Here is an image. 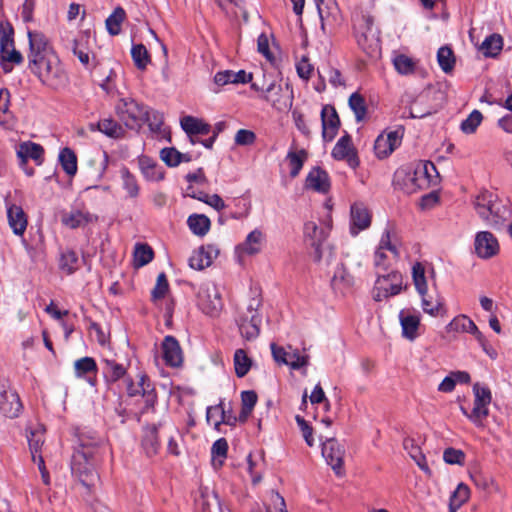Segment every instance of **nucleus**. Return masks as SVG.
Here are the masks:
<instances>
[{"label":"nucleus","mask_w":512,"mask_h":512,"mask_svg":"<svg viewBox=\"0 0 512 512\" xmlns=\"http://www.w3.org/2000/svg\"><path fill=\"white\" fill-rule=\"evenodd\" d=\"M433 171L435 166L429 161L407 165L395 172L394 184L404 193L413 194L429 186Z\"/></svg>","instance_id":"1"},{"label":"nucleus","mask_w":512,"mask_h":512,"mask_svg":"<svg viewBox=\"0 0 512 512\" xmlns=\"http://www.w3.org/2000/svg\"><path fill=\"white\" fill-rule=\"evenodd\" d=\"M474 208L479 217L487 225L500 227L510 217V209L499 200L498 196L488 190H481L473 200Z\"/></svg>","instance_id":"2"},{"label":"nucleus","mask_w":512,"mask_h":512,"mask_svg":"<svg viewBox=\"0 0 512 512\" xmlns=\"http://www.w3.org/2000/svg\"><path fill=\"white\" fill-rule=\"evenodd\" d=\"M28 66L39 81L51 89H60L68 83V75L56 53L48 54Z\"/></svg>","instance_id":"3"},{"label":"nucleus","mask_w":512,"mask_h":512,"mask_svg":"<svg viewBox=\"0 0 512 512\" xmlns=\"http://www.w3.org/2000/svg\"><path fill=\"white\" fill-rule=\"evenodd\" d=\"M401 255L400 244L396 235L386 228L380 238L379 244L374 253V266L378 272H386L399 260Z\"/></svg>","instance_id":"4"},{"label":"nucleus","mask_w":512,"mask_h":512,"mask_svg":"<svg viewBox=\"0 0 512 512\" xmlns=\"http://www.w3.org/2000/svg\"><path fill=\"white\" fill-rule=\"evenodd\" d=\"M115 111L130 129L140 128L149 120V107L130 97L120 98L115 105Z\"/></svg>","instance_id":"5"},{"label":"nucleus","mask_w":512,"mask_h":512,"mask_svg":"<svg viewBox=\"0 0 512 512\" xmlns=\"http://www.w3.org/2000/svg\"><path fill=\"white\" fill-rule=\"evenodd\" d=\"M355 37L359 47L369 55H374L380 50L379 32L374 26V20L370 15H361L354 19Z\"/></svg>","instance_id":"6"},{"label":"nucleus","mask_w":512,"mask_h":512,"mask_svg":"<svg viewBox=\"0 0 512 512\" xmlns=\"http://www.w3.org/2000/svg\"><path fill=\"white\" fill-rule=\"evenodd\" d=\"M23 62V56L15 48L14 29L9 22L0 21V66L5 73L12 71L14 65Z\"/></svg>","instance_id":"7"},{"label":"nucleus","mask_w":512,"mask_h":512,"mask_svg":"<svg viewBox=\"0 0 512 512\" xmlns=\"http://www.w3.org/2000/svg\"><path fill=\"white\" fill-rule=\"evenodd\" d=\"M474 404L473 409L469 412L464 406L460 410L475 426L484 427V421L489 415V404L492 400L490 389L479 383L473 385Z\"/></svg>","instance_id":"8"},{"label":"nucleus","mask_w":512,"mask_h":512,"mask_svg":"<svg viewBox=\"0 0 512 512\" xmlns=\"http://www.w3.org/2000/svg\"><path fill=\"white\" fill-rule=\"evenodd\" d=\"M197 305L208 316L216 317L223 308L218 287L212 283H203L197 292Z\"/></svg>","instance_id":"9"},{"label":"nucleus","mask_w":512,"mask_h":512,"mask_svg":"<svg viewBox=\"0 0 512 512\" xmlns=\"http://www.w3.org/2000/svg\"><path fill=\"white\" fill-rule=\"evenodd\" d=\"M321 21V30L325 35H331L340 26L342 17L335 0H318L316 2Z\"/></svg>","instance_id":"10"},{"label":"nucleus","mask_w":512,"mask_h":512,"mask_svg":"<svg viewBox=\"0 0 512 512\" xmlns=\"http://www.w3.org/2000/svg\"><path fill=\"white\" fill-rule=\"evenodd\" d=\"M378 273L374 287V299L382 301L388 297L397 295L402 290L403 277L398 271H391L387 274Z\"/></svg>","instance_id":"11"},{"label":"nucleus","mask_w":512,"mask_h":512,"mask_svg":"<svg viewBox=\"0 0 512 512\" xmlns=\"http://www.w3.org/2000/svg\"><path fill=\"white\" fill-rule=\"evenodd\" d=\"M22 410L18 394L11 389L9 382L0 378V411L9 418L17 417Z\"/></svg>","instance_id":"12"},{"label":"nucleus","mask_w":512,"mask_h":512,"mask_svg":"<svg viewBox=\"0 0 512 512\" xmlns=\"http://www.w3.org/2000/svg\"><path fill=\"white\" fill-rule=\"evenodd\" d=\"M262 92L263 98L270 102L271 105L279 111L288 109L292 106V91H290V93H284L283 86L275 80L262 89Z\"/></svg>","instance_id":"13"},{"label":"nucleus","mask_w":512,"mask_h":512,"mask_svg":"<svg viewBox=\"0 0 512 512\" xmlns=\"http://www.w3.org/2000/svg\"><path fill=\"white\" fill-rule=\"evenodd\" d=\"M322 455L337 475L343 474V458L345 455L343 445L334 438H329L322 444Z\"/></svg>","instance_id":"14"},{"label":"nucleus","mask_w":512,"mask_h":512,"mask_svg":"<svg viewBox=\"0 0 512 512\" xmlns=\"http://www.w3.org/2000/svg\"><path fill=\"white\" fill-rule=\"evenodd\" d=\"M27 35L29 39L28 64L55 53L43 33L29 30Z\"/></svg>","instance_id":"15"},{"label":"nucleus","mask_w":512,"mask_h":512,"mask_svg":"<svg viewBox=\"0 0 512 512\" xmlns=\"http://www.w3.org/2000/svg\"><path fill=\"white\" fill-rule=\"evenodd\" d=\"M331 154L336 160H346L351 168H356L359 165V159L351 136L347 133L338 139Z\"/></svg>","instance_id":"16"},{"label":"nucleus","mask_w":512,"mask_h":512,"mask_svg":"<svg viewBox=\"0 0 512 512\" xmlns=\"http://www.w3.org/2000/svg\"><path fill=\"white\" fill-rule=\"evenodd\" d=\"M402 136L403 131L401 129L380 134L374 143V151L377 157L382 159L389 156L401 144Z\"/></svg>","instance_id":"17"},{"label":"nucleus","mask_w":512,"mask_h":512,"mask_svg":"<svg viewBox=\"0 0 512 512\" xmlns=\"http://www.w3.org/2000/svg\"><path fill=\"white\" fill-rule=\"evenodd\" d=\"M475 253L482 259H489L499 252L497 238L489 231H480L475 235Z\"/></svg>","instance_id":"18"},{"label":"nucleus","mask_w":512,"mask_h":512,"mask_svg":"<svg viewBox=\"0 0 512 512\" xmlns=\"http://www.w3.org/2000/svg\"><path fill=\"white\" fill-rule=\"evenodd\" d=\"M94 448L82 446L77 449L72 457L71 469L74 473L82 476L88 475L94 469Z\"/></svg>","instance_id":"19"},{"label":"nucleus","mask_w":512,"mask_h":512,"mask_svg":"<svg viewBox=\"0 0 512 512\" xmlns=\"http://www.w3.org/2000/svg\"><path fill=\"white\" fill-rule=\"evenodd\" d=\"M371 225V213L363 203H354L350 209V233L356 236Z\"/></svg>","instance_id":"20"},{"label":"nucleus","mask_w":512,"mask_h":512,"mask_svg":"<svg viewBox=\"0 0 512 512\" xmlns=\"http://www.w3.org/2000/svg\"><path fill=\"white\" fill-rule=\"evenodd\" d=\"M322 137L324 141H332L338 133L340 127V119L331 105L323 106L321 110Z\"/></svg>","instance_id":"21"},{"label":"nucleus","mask_w":512,"mask_h":512,"mask_svg":"<svg viewBox=\"0 0 512 512\" xmlns=\"http://www.w3.org/2000/svg\"><path fill=\"white\" fill-rule=\"evenodd\" d=\"M399 321L402 328V336L405 339L413 341L419 336V312L410 309H403L399 312Z\"/></svg>","instance_id":"22"},{"label":"nucleus","mask_w":512,"mask_h":512,"mask_svg":"<svg viewBox=\"0 0 512 512\" xmlns=\"http://www.w3.org/2000/svg\"><path fill=\"white\" fill-rule=\"evenodd\" d=\"M7 218L10 228L17 236H23L28 225L27 215L22 207L6 202Z\"/></svg>","instance_id":"23"},{"label":"nucleus","mask_w":512,"mask_h":512,"mask_svg":"<svg viewBox=\"0 0 512 512\" xmlns=\"http://www.w3.org/2000/svg\"><path fill=\"white\" fill-rule=\"evenodd\" d=\"M304 235L311 240V245L314 247V258L319 261L322 257L321 244L328 236V228H319L313 221H308L304 225Z\"/></svg>","instance_id":"24"},{"label":"nucleus","mask_w":512,"mask_h":512,"mask_svg":"<svg viewBox=\"0 0 512 512\" xmlns=\"http://www.w3.org/2000/svg\"><path fill=\"white\" fill-rule=\"evenodd\" d=\"M163 358L171 367H179L183 362L182 350L179 342L173 336H166L162 343Z\"/></svg>","instance_id":"25"},{"label":"nucleus","mask_w":512,"mask_h":512,"mask_svg":"<svg viewBox=\"0 0 512 512\" xmlns=\"http://www.w3.org/2000/svg\"><path fill=\"white\" fill-rule=\"evenodd\" d=\"M180 124L182 129L189 136L190 142L192 144L198 142V139L196 138L197 135H207L211 131L209 124L193 116L183 117L180 121Z\"/></svg>","instance_id":"26"},{"label":"nucleus","mask_w":512,"mask_h":512,"mask_svg":"<svg viewBox=\"0 0 512 512\" xmlns=\"http://www.w3.org/2000/svg\"><path fill=\"white\" fill-rule=\"evenodd\" d=\"M96 220L97 216L82 209H72L69 212H65L61 217L62 224L71 229L84 227Z\"/></svg>","instance_id":"27"},{"label":"nucleus","mask_w":512,"mask_h":512,"mask_svg":"<svg viewBox=\"0 0 512 512\" xmlns=\"http://www.w3.org/2000/svg\"><path fill=\"white\" fill-rule=\"evenodd\" d=\"M218 255V249L212 245L201 247L193 251L189 258V266L195 270H202L211 265L213 258Z\"/></svg>","instance_id":"28"},{"label":"nucleus","mask_w":512,"mask_h":512,"mask_svg":"<svg viewBox=\"0 0 512 512\" xmlns=\"http://www.w3.org/2000/svg\"><path fill=\"white\" fill-rule=\"evenodd\" d=\"M89 130L92 132L99 131L113 139L122 138L125 134L123 127L112 118H105L99 120L97 123H90Z\"/></svg>","instance_id":"29"},{"label":"nucleus","mask_w":512,"mask_h":512,"mask_svg":"<svg viewBox=\"0 0 512 512\" xmlns=\"http://www.w3.org/2000/svg\"><path fill=\"white\" fill-rule=\"evenodd\" d=\"M43 154V147L30 141L21 143L17 149V156L20 159L21 165H25L28 159H33L37 164H41Z\"/></svg>","instance_id":"30"},{"label":"nucleus","mask_w":512,"mask_h":512,"mask_svg":"<svg viewBox=\"0 0 512 512\" xmlns=\"http://www.w3.org/2000/svg\"><path fill=\"white\" fill-rule=\"evenodd\" d=\"M261 317L258 313L251 316L242 315L239 320V330L241 335L247 340L258 337L260 333Z\"/></svg>","instance_id":"31"},{"label":"nucleus","mask_w":512,"mask_h":512,"mask_svg":"<svg viewBox=\"0 0 512 512\" xmlns=\"http://www.w3.org/2000/svg\"><path fill=\"white\" fill-rule=\"evenodd\" d=\"M252 80V74L247 73L244 70H239L237 72L231 70H225L217 72L214 76V81L219 86H224L226 84H245L249 83Z\"/></svg>","instance_id":"32"},{"label":"nucleus","mask_w":512,"mask_h":512,"mask_svg":"<svg viewBox=\"0 0 512 512\" xmlns=\"http://www.w3.org/2000/svg\"><path fill=\"white\" fill-rule=\"evenodd\" d=\"M306 187L320 193L328 192L330 188L328 174L320 168L312 169L307 175Z\"/></svg>","instance_id":"33"},{"label":"nucleus","mask_w":512,"mask_h":512,"mask_svg":"<svg viewBox=\"0 0 512 512\" xmlns=\"http://www.w3.org/2000/svg\"><path fill=\"white\" fill-rule=\"evenodd\" d=\"M263 241V234L260 230L250 232L245 241L236 247L240 255H254L260 252Z\"/></svg>","instance_id":"34"},{"label":"nucleus","mask_w":512,"mask_h":512,"mask_svg":"<svg viewBox=\"0 0 512 512\" xmlns=\"http://www.w3.org/2000/svg\"><path fill=\"white\" fill-rule=\"evenodd\" d=\"M45 428L42 424H36L28 430L27 439L33 462L41 455V448L45 441Z\"/></svg>","instance_id":"35"},{"label":"nucleus","mask_w":512,"mask_h":512,"mask_svg":"<svg viewBox=\"0 0 512 512\" xmlns=\"http://www.w3.org/2000/svg\"><path fill=\"white\" fill-rule=\"evenodd\" d=\"M75 375L78 378H86V380L91 384H95V379L91 378L90 375H96L97 372V364L95 360L91 357H83L78 359L74 363Z\"/></svg>","instance_id":"36"},{"label":"nucleus","mask_w":512,"mask_h":512,"mask_svg":"<svg viewBox=\"0 0 512 512\" xmlns=\"http://www.w3.org/2000/svg\"><path fill=\"white\" fill-rule=\"evenodd\" d=\"M142 447L148 457H152L157 454L160 443L158 439V428L156 425H151L145 428Z\"/></svg>","instance_id":"37"},{"label":"nucleus","mask_w":512,"mask_h":512,"mask_svg":"<svg viewBox=\"0 0 512 512\" xmlns=\"http://www.w3.org/2000/svg\"><path fill=\"white\" fill-rule=\"evenodd\" d=\"M89 35L87 33L81 34L72 42V52L78 58L82 65L87 67L90 63V49L88 47Z\"/></svg>","instance_id":"38"},{"label":"nucleus","mask_w":512,"mask_h":512,"mask_svg":"<svg viewBox=\"0 0 512 512\" xmlns=\"http://www.w3.org/2000/svg\"><path fill=\"white\" fill-rule=\"evenodd\" d=\"M214 413L217 414V418L214 421V427L216 429H218L222 423L233 426L236 424L238 420L235 416L227 414L222 404H218L207 408V422H211V420H214Z\"/></svg>","instance_id":"39"},{"label":"nucleus","mask_w":512,"mask_h":512,"mask_svg":"<svg viewBox=\"0 0 512 512\" xmlns=\"http://www.w3.org/2000/svg\"><path fill=\"white\" fill-rule=\"evenodd\" d=\"M139 167L143 176L149 181H159L164 177L161 167L147 156L139 158Z\"/></svg>","instance_id":"40"},{"label":"nucleus","mask_w":512,"mask_h":512,"mask_svg":"<svg viewBox=\"0 0 512 512\" xmlns=\"http://www.w3.org/2000/svg\"><path fill=\"white\" fill-rule=\"evenodd\" d=\"M419 295L421 296V307L425 313L436 317L443 311L444 301L442 297L438 295L433 299V297L428 294V290L425 291V294Z\"/></svg>","instance_id":"41"},{"label":"nucleus","mask_w":512,"mask_h":512,"mask_svg":"<svg viewBox=\"0 0 512 512\" xmlns=\"http://www.w3.org/2000/svg\"><path fill=\"white\" fill-rule=\"evenodd\" d=\"M187 225L193 234L205 236L210 229L211 222L204 214H192L187 219Z\"/></svg>","instance_id":"42"},{"label":"nucleus","mask_w":512,"mask_h":512,"mask_svg":"<svg viewBox=\"0 0 512 512\" xmlns=\"http://www.w3.org/2000/svg\"><path fill=\"white\" fill-rule=\"evenodd\" d=\"M308 154L304 149L289 150L286 159L290 166V176L295 178L299 175L304 162L307 160Z\"/></svg>","instance_id":"43"},{"label":"nucleus","mask_w":512,"mask_h":512,"mask_svg":"<svg viewBox=\"0 0 512 512\" xmlns=\"http://www.w3.org/2000/svg\"><path fill=\"white\" fill-rule=\"evenodd\" d=\"M103 363L104 376L107 382L114 383L125 377L127 371L122 364H119L115 360L110 359H105Z\"/></svg>","instance_id":"44"},{"label":"nucleus","mask_w":512,"mask_h":512,"mask_svg":"<svg viewBox=\"0 0 512 512\" xmlns=\"http://www.w3.org/2000/svg\"><path fill=\"white\" fill-rule=\"evenodd\" d=\"M470 489L464 483H459L455 491L450 497L449 510L457 512V510L469 500Z\"/></svg>","instance_id":"45"},{"label":"nucleus","mask_w":512,"mask_h":512,"mask_svg":"<svg viewBox=\"0 0 512 512\" xmlns=\"http://www.w3.org/2000/svg\"><path fill=\"white\" fill-rule=\"evenodd\" d=\"M131 57L137 69L143 71L151 62V56L143 44H134L131 48Z\"/></svg>","instance_id":"46"},{"label":"nucleus","mask_w":512,"mask_h":512,"mask_svg":"<svg viewBox=\"0 0 512 512\" xmlns=\"http://www.w3.org/2000/svg\"><path fill=\"white\" fill-rule=\"evenodd\" d=\"M257 399H258L257 394L252 390L243 391L241 393L242 408H241V412L239 414L240 422H242V423L246 422V420L252 413L254 406L257 403Z\"/></svg>","instance_id":"47"},{"label":"nucleus","mask_w":512,"mask_h":512,"mask_svg":"<svg viewBox=\"0 0 512 512\" xmlns=\"http://www.w3.org/2000/svg\"><path fill=\"white\" fill-rule=\"evenodd\" d=\"M139 386L142 391L141 396L144 398L145 402L144 410L153 408L157 401V394L146 375L142 374L139 376Z\"/></svg>","instance_id":"48"},{"label":"nucleus","mask_w":512,"mask_h":512,"mask_svg":"<svg viewBox=\"0 0 512 512\" xmlns=\"http://www.w3.org/2000/svg\"><path fill=\"white\" fill-rule=\"evenodd\" d=\"M348 104L355 115L357 122H361L366 118L367 105L364 97L358 92L352 93L349 97Z\"/></svg>","instance_id":"49"},{"label":"nucleus","mask_w":512,"mask_h":512,"mask_svg":"<svg viewBox=\"0 0 512 512\" xmlns=\"http://www.w3.org/2000/svg\"><path fill=\"white\" fill-rule=\"evenodd\" d=\"M59 161L63 170L70 176H74L77 172L76 154L68 147L63 148L59 153Z\"/></svg>","instance_id":"50"},{"label":"nucleus","mask_w":512,"mask_h":512,"mask_svg":"<svg viewBox=\"0 0 512 512\" xmlns=\"http://www.w3.org/2000/svg\"><path fill=\"white\" fill-rule=\"evenodd\" d=\"M353 284V277L348 273L343 265L337 266L331 279V285L336 290L349 288Z\"/></svg>","instance_id":"51"},{"label":"nucleus","mask_w":512,"mask_h":512,"mask_svg":"<svg viewBox=\"0 0 512 512\" xmlns=\"http://www.w3.org/2000/svg\"><path fill=\"white\" fill-rule=\"evenodd\" d=\"M503 39L499 34H492L482 42L480 50L485 56L494 57L502 49Z\"/></svg>","instance_id":"52"},{"label":"nucleus","mask_w":512,"mask_h":512,"mask_svg":"<svg viewBox=\"0 0 512 512\" xmlns=\"http://www.w3.org/2000/svg\"><path fill=\"white\" fill-rule=\"evenodd\" d=\"M437 61L444 73H450L456 62L452 49L448 46L440 47L437 52Z\"/></svg>","instance_id":"53"},{"label":"nucleus","mask_w":512,"mask_h":512,"mask_svg":"<svg viewBox=\"0 0 512 512\" xmlns=\"http://www.w3.org/2000/svg\"><path fill=\"white\" fill-rule=\"evenodd\" d=\"M123 189L131 198H136L139 195V184L136 177L126 168L123 167L120 171Z\"/></svg>","instance_id":"54"},{"label":"nucleus","mask_w":512,"mask_h":512,"mask_svg":"<svg viewBox=\"0 0 512 512\" xmlns=\"http://www.w3.org/2000/svg\"><path fill=\"white\" fill-rule=\"evenodd\" d=\"M288 349L285 365H288L293 370L308 366L309 355L302 354L298 349H293L291 346H288Z\"/></svg>","instance_id":"55"},{"label":"nucleus","mask_w":512,"mask_h":512,"mask_svg":"<svg viewBox=\"0 0 512 512\" xmlns=\"http://www.w3.org/2000/svg\"><path fill=\"white\" fill-rule=\"evenodd\" d=\"M252 361L243 349H237L234 353L235 373L239 378L246 376L251 368Z\"/></svg>","instance_id":"56"},{"label":"nucleus","mask_w":512,"mask_h":512,"mask_svg":"<svg viewBox=\"0 0 512 512\" xmlns=\"http://www.w3.org/2000/svg\"><path fill=\"white\" fill-rule=\"evenodd\" d=\"M412 279L415 288L419 294H425L428 290L425 267L421 262H416L412 266Z\"/></svg>","instance_id":"57"},{"label":"nucleus","mask_w":512,"mask_h":512,"mask_svg":"<svg viewBox=\"0 0 512 512\" xmlns=\"http://www.w3.org/2000/svg\"><path fill=\"white\" fill-rule=\"evenodd\" d=\"M126 16L122 7L114 9L113 13L106 19V28L110 35H118L121 31V24Z\"/></svg>","instance_id":"58"},{"label":"nucleus","mask_w":512,"mask_h":512,"mask_svg":"<svg viewBox=\"0 0 512 512\" xmlns=\"http://www.w3.org/2000/svg\"><path fill=\"white\" fill-rule=\"evenodd\" d=\"M80 267V260L76 252L72 250L65 251L61 254L60 269L66 274H72Z\"/></svg>","instance_id":"59"},{"label":"nucleus","mask_w":512,"mask_h":512,"mask_svg":"<svg viewBox=\"0 0 512 512\" xmlns=\"http://www.w3.org/2000/svg\"><path fill=\"white\" fill-rule=\"evenodd\" d=\"M228 451V442L225 438L216 440L211 448L212 463L214 467H221Z\"/></svg>","instance_id":"60"},{"label":"nucleus","mask_w":512,"mask_h":512,"mask_svg":"<svg viewBox=\"0 0 512 512\" xmlns=\"http://www.w3.org/2000/svg\"><path fill=\"white\" fill-rule=\"evenodd\" d=\"M153 256L154 253L150 246L137 244L134 250V264L136 267H143L152 261Z\"/></svg>","instance_id":"61"},{"label":"nucleus","mask_w":512,"mask_h":512,"mask_svg":"<svg viewBox=\"0 0 512 512\" xmlns=\"http://www.w3.org/2000/svg\"><path fill=\"white\" fill-rule=\"evenodd\" d=\"M483 120V115L479 110H473L468 117L461 122V131L465 134L474 133Z\"/></svg>","instance_id":"62"},{"label":"nucleus","mask_w":512,"mask_h":512,"mask_svg":"<svg viewBox=\"0 0 512 512\" xmlns=\"http://www.w3.org/2000/svg\"><path fill=\"white\" fill-rule=\"evenodd\" d=\"M393 64L397 72L403 75L411 74L415 69L414 61L410 57L403 54L397 55L393 59Z\"/></svg>","instance_id":"63"},{"label":"nucleus","mask_w":512,"mask_h":512,"mask_svg":"<svg viewBox=\"0 0 512 512\" xmlns=\"http://www.w3.org/2000/svg\"><path fill=\"white\" fill-rule=\"evenodd\" d=\"M266 512H287L285 500L278 492H270Z\"/></svg>","instance_id":"64"}]
</instances>
